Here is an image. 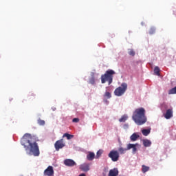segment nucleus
Masks as SVG:
<instances>
[{
    "instance_id": "nucleus-1",
    "label": "nucleus",
    "mask_w": 176,
    "mask_h": 176,
    "mask_svg": "<svg viewBox=\"0 0 176 176\" xmlns=\"http://www.w3.org/2000/svg\"><path fill=\"white\" fill-rule=\"evenodd\" d=\"M32 140L31 134L25 133L21 140V144L24 146L25 151H30V152L33 153L34 156H39L40 152L38 143Z\"/></svg>"
},
{
    "instance_id": "nucleus-2",
    "label": "nucleus",
    "mask_w": 176,
    "mask_h": 176,
    "mask_svg": "<svg viewBox=\"0 0 176 176\" xmlns=\"http://www.w3.org/2000/svg\"><path fill=\"white\" fill-rule=\"evenodd\" d=\"M132 119L138 124V126H142L146 123V116H145V109L141 107L137 109L133 112Z\"/></svg>"
},
{
    "instance_id": "nucleus-3",
    "label": "nucleus",
    "mask_w": 176,
    "mask_h": 176,
    "mask_svg": "<svg viewBox=\"0 0 176 176\" xmlns=\"http://www.w3.org/2000/svg\"><path fill=\"white\" fill-rule=\"evenodd\" d=\"M116 72L113 69H109L105 72V73L101 76V83L104 84L106 82H108V85H111L112 82H113V75H115Z\"/></svg>"
},
{
    "instance_id": "nucleus-4",
    "label": "nucleus",
    "mask_w": 176,
    "mask_h": 176,
    "mask_svg": "<svg viewBox=\"0 0 176 176\" xmlns=\"http://www.w3.org/2000/svg\"><path fill=\"white\" fill-rule=\"evenodd\" d=\"M126 90H127V83L123 82L121 84L120 87H118L115 89L114 94L115 96H117V97H120L126 93Z\"/></svg>"
},
{
    "instance_id": "nucleus-5",
    "label": "nucleus",
    "mask_w": 176,
    "mask_h": 176,
    "mask_svg": "<svg viewBox=\"0 0 176 176\" xmlns=\"http://www.w3.org/2000/svg\"><path fill=\"white\" fill-rule=\"evenodd\" d=\"M108 157H110V159H111L112 162H118L120 157L119 151L112 150L109 153Z\"/></svg>"
},
{
    "instance_id": "nucleus-6",
    "label": "nucleus",
    "mask_w": 176,
    "mask_h": 176,
    "mask_svg": "<svg viewBox=\"0 0 176 176\" xmlns=\"http://www.w3.org/2000/svg\"><path fill=\"white\" fill-rule=\"evenodd\" d=\"M65 146V144H64V141L63 139L60 140H57L54 144V147L56 151H60V149H63Z\"/></svg>"
},
{
    "instance_id": "nucleus-7",
    "label": "nucleus",
    "mask_w": 176,
    "mask_h": 176,
    "mask_svg": "<svg viewBox=\"0 0 176 176\" xmlns=\"http://www.w3.org/2000/svg\"><path fill=\"white\" fill-rule=\"evenodd\" d=\"M64 164L68 167H74V166H76V162L74 160L67 159L64 161Z\"/></svg>"
},
{
    "instance_id": "nucleus-8",
    "label": "nucleus",
    "mask_w": 176,
    "mask_h": 176,
    "mask_svg": "<svg viewBox=\"0 0 176 176\" xmlns=\"http://www.w3.org/2000/svg\"><path fill=\"white\" fill-rule=\"evenodd\" d=\"M53 174H54V170H53L52 166H48L44 171V175L52 176Z\"/></svg>"
},
{
    "instance_id": "nucleus-9",
    "label": "nucleus",
    "mask_w": 176,
    "mask_h": 176,
    "mask_svg": "<svg viewBox=\"0 0 176 176\" xmlns=\"http://www.w3.org/2000/svg\"><path fill=\"white\" fill-rule=\"evenodd\" d=\"M80 169H81L82 171L87 173V171L90 170V164L86 163L82 164L80 166Z\"/></svg>"
},
{
    "instance_id": "nucleus-10",
    "label": "nucleus",
    "mask_w": 176,
    "mask_h": 176,
    "mask_svg": "<svg viewBox=\"0 0 176 176\" xmlns=\"http://www.w3.org/2000/svg\"><path fill=\"white\" fill-rule=\"evenodd\" d=\"M164 116L165 119H171V118H173V109H168L166 110V112Z\"/></svg>"
},
{
    "instance_id": "nucleus-11",
    "label": "nucleus",
    "mask_w": 176,
    "mask_h": 176,
    "mask_svg": "<svg viewBox=\"0 0 176 176\" xmlns=\"http://www.w3.org/2000/svg\"><path fill=\"white\" fill-rule=\"evenodd\" d=\"M119 175V170L117 168H114L109 170V176H118Z\"/></svg>"
},
{
    "instance_id": "nucleus-12",
    "label": "nucleus",
    "mask_w": 176,
    "mask_h": 176,
    "mask_svg": "<svg viewBox=\"0 0 176 176\" xmlns=\"http://www.w3.org/2000/svg\"><path fill=\"white\" fill-rule=\"evenodd\" d=\"M142 142H143L144 146H145L146 148H148L151 146V145H152V142H151V140L148 139H144L142 140Z\"/></svg>"
},
{
    "instance_id": "nucleus-13",
    "label": "nucleus",
    "mask_w": 176,
    "mask_h": 176,
    "mask_svg": "<svg viewBox=\"0 0 176 176\" xmlns=\"http://www.w3.org/2000/svg\"><path fill=\"white\" fill-rule=\"evenodd\" d=\"M94 157H96V154L93 152H89V154L87 155V159L89 162H91V160H94Z\"/></svg>"
},
{
    "instance_id": "nucleus-14",
    "label": "nucleus",
    "mask_w": 176,
    "mask_h": 176,
    "mask_svg": "<svg viewBox=\"0 0 176 176\" xmlns=\"http://www.w3.org/2000/svg\"><path fill=\"white\" fill-rule=\"evenodd\" d=\"M138 138H140V135L137 133H133L130 137L131 141H133V142L137 141Z\"/></svg>"
},
{
    "instance_id": "nucleus-15",
    "label": "nucleus",
    "mask_w": 176,
    "mask_h": 176,
    "mask_svg": "<svg viewBox=\"0 0 176 176\" xmlns=\"http://www.w3.org/2000/svg\"><path fill=\"white\" fill-rule=\"evenodd\" d=\"M142 133L143 134V135H145V137L149 135V134H151V129L142 130Z\"/></svg>"
},
{
    "instance_id": "nucleus-16",
    "label": "nucleus",
    "mask_w": 176,
    "mask_h": 176,
    "mask_svg": "<svg viewBox=\"0 0 176 176\" xmlns=\"http://www.w3.org/2000/svg\"><path fill=\"white\" fill-rule=\"evenodd\" d=\"M154 74L157 75V76H160V68H159V67L156 66L154 68Z\"/></svg>"
},
{
    "instance_id": "nucleus-17",
    "label": "nucleus",
    "mask_w": 176,
    "mask_h": 176,
    "mask_svg": "<svg viewBox=\"0 0 176 176\" xmlns=\"http://www.w3.org/2000/svg\"><path fill=\"white\" fill-rule=\"evenodd\" d=\"M149 166H145V165H142V172L143 173V174H145V173L149 171Z\"/></svg>"
},
{
    "instance_id": "nucleus-18",
    "label": "nucleus",
    "mask_w": 176,
    "mask_h": 176,
    "mask_svg": "<svg viewBox=\"0 0 176 176\" xmlns=\"http://www.w3.org/2000/svg\"><path fill=\"white\" fill-rule=\"evenodd\" d=\"M128 51V54H129V56H132L133 57L135 56V52L134 51V50L129 49Z\"/></svg>"
},
{
    "instance_id": "nucleus-19",
    "label": "nucleus",
    "mask_w": 176,
    "mask_h": 176,
    "mask_svg": "<svg viewBox=\"0 0 176 176\" xmlns=\"http://www.w3.org/2000/svg\"><path fill=\"white\" fill-rule=\"evenodd\" d=\"M168 94L171 95V94H176V86L174 88L170 89Z\"/></svg>"
},
{
    "instance_id": "nucleus-20",
    "label": "nucleus",
    "mask_w": 176,
    "mask_h": 176,
    "mask_svg": "<svg viewBox=\"0 0 176 176\" xmlns=\"http://www.w3.org/2000/svg\"><path fill=\"white\" fill-rule=\"evenodd\" d=\"M104 98H111L112 97V95L109 91H106L103 96Z\"/></svg>"
},
{
    "instance_id": "nucleus-21",
    "label": "nucleus",
    "mask_w": 176,
    "mask_h": 176,
    "mask_svg": "<svg viewBox=\"0 0 176 176\" xmlns=\"http://www.w3.org/2000/svg\"><path fill=\"white\" fill-rule=\"evenodd\" d=\"M127 120V116H123L121 117V118L119 119V122H124Z\"/></svg>"
},
{
    "instance_id": "nucleus-22",
    "label": "nucleus",
    "mask_w": 176,
    "mask_h": 176,
    "mask_svg": "<svg viewBox=\"0 0 176 176\" xmlns=\"http://www.w3.org/2000/svg\"><path fill=\"white\" fill-rule=\"evenodd\" d=\"M126 151H127V148H123V147H120L118 148V152H120V153H121V155H123V153H124V152H126Z\"/></svg>"
},
{
    "instance_id": "nucleus-23",
    "label": "nucleus",
    "mask_w": 176,
    "mask_h": 176,
    "mask_svg": "<svg viewBox=\"0 0 176 176\" xmlns=\"http://www.w3.org/2000/svg\"><path fill=\"white\" fill-rule=\"evenodd\" d=\"M89 83L91 85H95L96 84V78H94V76H92L90 79H89Z\"/></svg>"
},
{
    "instance_id": "nucleus-24",
    "label": "nucleus",
    "mask_w": 176,
    "mask_h": 176,
    "mask_svg": "<svg viewBox=\"0 0 176 176\" xmlns=\"http://www.w3.org/2000/svg\"><path fill=\"white\" fill-rule=\"evenodd\" d=\"M63 137H67V140H71V138H74V135H69V133H65Z\"/></svg>"
},
{
    "instance_id": "nucleus-25",
    "label": "nucleus",
    "mask_w": 176,
    "mask_h": 176,
    "mask_svg": "<svg viewBox=\"0 0 176 176\" xmlns=\"http://www.w3.org/2000/svg\"><path fill=\"white\" fill-rule=\"evenodd\" d=\"M38 124H39V126H45V120L38 119Z\"/></svg>"
},
{
    "instance_id": "nucleus-26",
    "label": "nucleus",
    "mask_w": 176,
    "mask_h": 176,
    "mask_svg": "<svg viewBox=\"0 0 176 176\" xmlns=\"http://www.w3.org/2000/svg\"><path fill=\"white\" fill-rule=\"evenodd\" d=\"M135 144H129L127 145V148H126L127 151H130V149H133V148H134V146H135Z\"/></svg>"
},
{
    "instance_id": "nucleus-27",
    "label": "nucleus",
    "mask_w": 176,
    "mask_h": 176,
    "mask_svg": "<svg viewBox=\"0 0 176 176\" xmlns=\"http://www.w3.org/2000/svg\"><path fill=\"white\" fill-rule=\"evenodd\" d=\"M101 155H102V150L98 151V152L96 153L97 159H98V157H100V156H101Z\"/></svg>"
},
{
    "instance_id": "nucleus-28",
    "label": "nucleus",
    "mask_w": 176,
    "mask_h": 176,
    "mask_svg": "<svg viewBox=\"0 0 176 176\" xmlns=\"http://www.w3.org/2000/svg\"><path fill=\"white\" fill-rule=\"evenodd\" d=\"M137 145H138V144H135L134 146L132 148L133 153H135V152H137Z\"/></svg>"
},
{
    "instance_id": "nucleus-29",
    "label": "nucleus",
    "mask_w": 176,
    "mask_h": 176,
    "mask_svg": "<svg viewBox=\"0 0 176 176\" xmlns=\"http://www.w3.org/2000/svg\"><path fill=\"white\" fill-rule=\"evenodd\" d=\"M149 34H155V28H151L150 31H149Z\"/></svg>"
},
{
    "instance_id": "nucleus-30",
    "label": "nucleus",
    "mask_w": 176,
    "mask_h": 176,
    "mask_svg": "<svg viewBox=\"0 0 176 176\" xmlns=\"http://www.w3.org/2000/svg\"><path fill=\"white\" fill-rule=\"evenodd\" d=\"M72 122H73L74 123H78V122H79V118H74V119L72 120Z\"/></svg>"
},
{
    "instance_id": "nucleus-31",
    "label": "nucleus",
    "mask_w": 176,
    "mask_h": 176,
    "mask_svg": "<svg viewBox=\"0 0 176 176\" xmlns=\"http://www.w3.org/2000/svg\"><path fill=\"white\" fill-rule=\"evenodd\" d=\"M30 98H32V97H35V94H34V93H31L30 94Z\"/></svg>"
}]
</instances>
